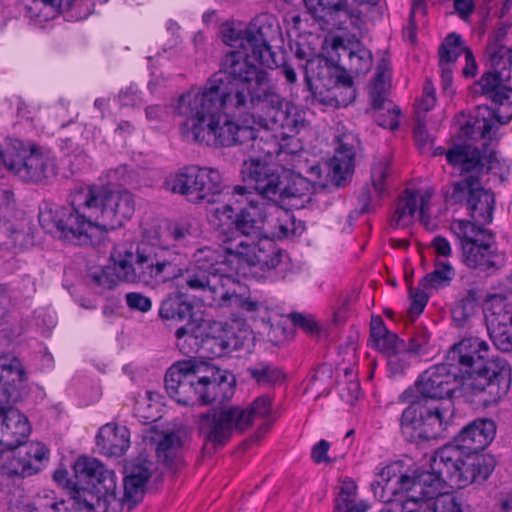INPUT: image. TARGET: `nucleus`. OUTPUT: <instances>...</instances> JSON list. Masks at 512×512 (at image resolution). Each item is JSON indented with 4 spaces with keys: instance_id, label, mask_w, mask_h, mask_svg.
<instances>
[{
    "instance_id": "obj_1",
    "label": "nucleus",
    "mask_w": 512,
    "mask_h": 512,
    "mask_svg": "<svg viewBox=\"0 0 512 512\" xmlns=\"http://www.w3.org/2000/svg\"><path fill=\"white\" fill-rule=\"evenodd\" d=\"M279 26L270 14H260L246 26L227 24L223 42L232 48L220 61V68L199 87L179 96L175 112L180 130L189 141L213 147H231L256 138V131L234 120L235 114H249L281 100L271 74L255 64L278 66L271 42Z\"/></svg>"
},
{
    "instance_id": "obj_2",
    "label": "nucleus",
    "mask_w": 512,
    "mask_h": 512,
    "mask_svg": "<svg viewBox=\"0 0 512 512\" xmlns=\"http://www.w3.org/2000/svg\"><path fill=\"white\" fill-rule=\"evenodd\" d=\"M213 257V252L204 250L196 255L195 262L185 265L180 253L156 239H146L135 250L115 248L110 256L113 264L91 272L88 277L95 286L109 290L119 281L156 287L181 279L195 296L211 302L219 290L218 278L209 272Z\"/></svg>"
},
{
    "instance_id": "obj_3",
    "label": "nucleus",
    "mask_w": 512,
    "mask_h": 512,
    "mask_svg": "<svg viewBox=\"0 0 512 512\" xmlns=\"http://www.w3.org/2000/svg\"><path fill=\"white\" fill-rule=\"evenodd\" d=\"M70 199L71 207L44 203L38 219L47 233L74 245L100 244L135 211L133 194L110 184L77 187Z\"/></svg>"
},
{
    "instance_id": "obj_4",
    "label": "nucleus",
    "mask_w": 512,
    "mask_h": 512,
    "mask_svg": "<svg viewBox=\"0 0 512 512\" xmlns=\"http://www.w3.org/2000/svg\"><path fill=\"white\" fill-rule=\"evenodd\" d=\"M78 483L73 492L87 512H130L141 501L151 477L150 464L137 460L125 466L124 493L116 495V475L95 458L80 457L74 463Z\"/></svg>"
},
{
    "instance_id": "obj_5",
    "label": "nucleus",
    "mask_w": 512,
    "mask_h": 512,
    "mask_svg": "<svg viewBox=\"0 0 512 512\" xmlns=\"http://www.w3.org/2000/svg\"><path fill=\"white\" fill-rule=\"evenodd\" d=\"M488 343L467 337L454 344L447 353L448 365L462 377L461 395L476 408L497 405L508 393L511 368L500 357L489 358Z\"/></svg>"
},
{
    "instance_id": "obj_6",
    "label": "nucleus",
    "mask_w": 512,
    "mask_h": 512,
    "mask_svg": "<svg viewBox=\"0 0 512 512\" xmlns=\"http://www.w3.org/2000/svg\"><path fill=\"white\" fill-rule=\"evenodd\" d=\"M462 377L448 361L424 371L416 381V395L401 416V432L409 442L435 439L445 430L452 415L449 409L433 402L449 398L456 391L461 395Z\"/></svg>"
},
{
    "instance_id": "obj_7",
    "label": "nucleus",
    "mask_w": 512,
    "mask_h": 512,
    "mask_svg": "<svg viewBox=\"0 0 512 512\" xmlns=\"http://www.w3.org/2000/svg\"><path fill=\"white\" fill-rule=\"evenodd\" d=\"M447 161L468 175L446 192L450 204L464 203L475 225L490 224L495 207L494 194L481 186L480 174L500 168V160L488 144L482 150L472 145H458L447 153Z\"/></svg>"
},
{
    "instance_id": "obj_8",
    "label": "nucleus",
    "mask_w": 512,
    "mask_h": 512,
    "mask_svg": "<svg viewBox=\"0 0 512 512\" xmlns=\"http://www.w3.org/2000/svg\"><path fill=\"white\" fill-rule=\"evenodd\" d=\"M234 385L232 373L194 359L176 362L165 375L167 393L183 405L223 404L233 396Z\"/></svg>"
},
{
    "instance_id": "obj_9",
    "label": "nucleus",
    "mask_w": 512,
    "mask_h": 512,
    "mask_svg": "<svg viewBox=\"0 0 512 512\" xmlns=\"http://www.w3.org/2000/svg\"><path fill=\"white\" fill-rule=\"evenodd\" d=\"M494 461L484 455H469L458 444L438 449L430 461V471L421 470L424 495L436 496L444 484L464 488L486 480L494 470Z\"/></svg>"
},
{
    "instance_id": "obj_10",
    "label": "nucleus",
    "mask_w": 512,
    "mask_h": 512,
    "mask_svg": "<svg viewBox=\"0 0 512 512\" xmlns=\"http://www.w3.org/2000/svg\"><path fill=\"white\" fill-rule=\"evenodd\" d=\"M25 380V369L18 357L0 356V445L9 449L23 445L31 431L26 416L12 407L21 397Z\"/></svg>"
},
{
    "instance_id": "obj_11",
    "label": "nucleus",
    "mask_w": 512,
    "mask_h": 512,
    "mask_svg": "<svg viewBox=\"0 0 512 512\" xmlns=\"http://www.w3.org/2000/svg\"><path fill=\"white\" fill-rule=\"evenodd\" d=\"M159 317L167 326L184 323L175 332L176 345L183 354L197 352L201 347L211 349L219 344V351L213 352L220 355L227 347L222 340L209 335V322L194 317L193 304L182 294L166 297L160 304Z\"/></svg>"
},
{
    "instance_id": "obj_12",
    "label": "nucleus",
    "mask_w": 512,
    "mask_h": 512,
    "mask_svg": "<svg viewBox=\"0 0 512 512\" xmlns=\"http://www.w3.org/2000/svg\"><path fill=\"white\" fill-rule=\"evenodd\" d=\"M272 400L261 395L247 407L231 406L212 409L200 416L199 433L215 448L229 441L234 432H244L255 418H265L271 413Z\"/></svg>"
},
{
    "instance_id": "obj_13",
    "label": "nucleus",
    "mask_w": 512,
    "mask_h": 512,
    "mask_svg": "<svg viewBox=\"0 0 512 512\" xmlns=\"http://www.w3.org/2000/svg\"><path fill=\"white\" fill-rule=\"evenodd\" d=\"M265 204L256 199L250 205L234 212L231 203L217 208L212 216V224L218 232L223 251L230 242L253 241L267 235V214Z\"/></svg>"
},
{
    "instance_id": "obj_14",
    "label": "nucleus",
    "mask_w": 512,
    "mask_h": 512,
    "mask_svg": "<svg viewBox=\"0 0 512 512\" xmlns=\"http://www.w3.org/2000/svg\"><path fill=\"white\" fill-rule=\"evenodd\" d=\"M451 230L460 240L464 264L472 269L487 272L497 267V246L494 233L469 220H456Z\"/></svg>"
},
{
    "instance_id": "obj_15",
    "label": "nucleus",
    "mask_w": 512,
    "mask_h": 512,
    "mask_svg": "<svg viewBox=\"0 0 512 512\" xmlns=\"http://www.w3.org/2000/svg\"><path fill=\"white\" fill-rule=\"evenodd\" d=\"M371 484L374 495L383 503H398L401 500L416 501L423 497L421 470L405 469L403 461L386 465Z\"/></svg>"
},
{
    "instance_id": "obj_16",
    "label": "nucleus",
    "mask_w": 512,
    "mask_h": 512,
    "mask_svg": "<svg viewBox=\"0 0 512 512\" xmlns=\"http://www.w3.org/2000/svg\"><path fill=\"white\" fill-rule=\"evenodd\" d=\"M3 157L12 163V166L4 165V168L25 182H39L55 174L54 161L48 153L35 146L26 148L17 139L6 142Z\"/></svg>"
},
{
    "instance_id": "obj_17",
    "label": "nucleus",
    "mask_w": 512,
    "mask_h": 512,
    "mask_svg": "<svg viewBox=\"0 0 512 512\" xmlns=\"http://www.w3.org/2000/svg\"><path fill=\"white\" fill-rule=\"evenodd\" d=\"M221 182L218 170L193 165L180 169L166 184L173 193L185 196L192 203H199L218 194Z\"/></svg>"
},
{
    "instance_id": "obj_18",
    "label": "nucleus",
    "mask_w": 512,
    "mask_h": 512,
    "mask_svg": "<svg viewBox=\"0 0 512 512\" xmlns=\"http://www.w3.org/2000/svg\"><path fill=\"white\" fill-rule=\"evenodd\" d=\"M204 250L213 252L214 261L211 262L212 269H209V272H211V276H216V278L219 280V290L213 301L205 302L200 297L195 296L193 291L185 287V283L183 281L181 287L185 289L194 299L198 300L206 306H222L227 301H230L246 312L252 313L258 311L262 307L261 302L251 298H242L235 293L234 287L236 285V279L226 271V265L222 260L221 253L218 250L212 247L199 248L193 254L192 260L190 262H195L196 255Z\"/></svg>"
},
{
    "instance_id": "obj_19",
    "label": "nucleus",
    "mask_w": 512,
    "mask_h": 512,
    "mask_svg": "<svg viewBox=\"0 0 512 512\" xmlns=\"http://www.w3.org/2000/svg\"><path fill=\"white\" fill-rule=\"evenodd\" d=\"M483 310L487 331L496 349L512 351V308L507 298L491 295L485 301Z\"/></svg>"
},
{
    "instance_id": "obj_20",
    "label": "nucleus",
    "mask_w": 512,
    "mask_h": 512,
    "mask_svg": "<svg viewBox=\"0 0 512 512\" xmlns=\"http://www.w3.org/2000/svg\"><path fill=\"white\" fill-rule=\"evenodd\" d=\"M228 244L226 254L261 270L276 268L282 259V250L267 235L253 241H237Z\"/></svg>"
},
{
    "instance_id": "obj_21",
    "label": "nucleus",
    "mask_w": 512,
    "mask_h": 512,
    "mask_svg": "<svg viewBox=\"0 0 512 512\" xmlns=\"http://www.w3.org/2000/svg\"><path fill=\"white\" fill-rule=\"evenodd\" d=\"M303 2L321 27L331 24L343 29L348 22L353 27H359L362 24L363 12L351 7L347 0H303Z\"/></svg>"
},
{
    "instance_id": "obj_22",
    "label": "nucleus",
    "mask_w": 512,
    "mask_h": 512,
    "mask_svg": "<svg viewBox=\"0 0 512 512\" xmlns=\"http://www.w3.org/2000/svg\"><path fill=\"white\" fill-rule=\"evenodd\" d=\"M241 173L244 181L253 184L259 199L276 203L283 175L278 169L259 159H250L244 162Z\"/></svg>"
},
{
    "instance_id": "obj_23",
    "label": "nucleus",
    "mask_w": 512,
    "mask_h": 512,
    "mask_svg": "<svg viewBox=\"0 0 512 512\" xmlns=\"http://www.w3.org/2000/svg\"><path fill=\"white\" fill-rule=\"evenodd\" d=\"M431 194L428 191L421 192L416 190H405L397 200L395 212L390 220L393 228H404L413 221L415 214L419 213L421 223L425 226L429 224V202Z\"/></svg>"
},
{
    "instance_id": "obj_24",
    "label": "nucleus",
    "mask_w": 512,
    "mask_h": 512,
    "mask_svg": "<svg viewBox=\"0 0 512 512\" xmlns=\"http://www.w3.org/2000/svg\"><path fill=\"white\" fill-rule=\"evenodd\" d=\"M357 145L358 139L353 133L337 136V147L329 170L331 181L337 187L345 186L352 177Z\"/></svg>"
},
{
    "instance_id": "obj_25",
    "label": "nucleus",
    "mask_w": 512,
    "mask_h": 512,
    "mask_svg": "<svg viewBox=\"0 0 512 512\" xmlns=\"http://www.w3.org/2000/svg\"><path fill=\"white\" fill-rule=\"evenodd\" d=\"M496 424L491 419L479 418L467 424L454 438L458 444L469 455H480L495 438Z\"/></svg>"
},
{
    "instance_id": "obj_26",
    "label": "nucleus",
    "mask_w": 512,
    "mask_h": 512,
    "mask_svg": "<svg viewBox=\"0 0 512 512\" xmlns=\"http://www.w3.org/2000/svg\"><path fill=\"white\" fill-rule=\"evenodd\" d=\"M99 451L109 457H121L130 447V432L125 426L105 424L96 436Z\"/></svg>"
},
{
    "instance_id": "obj_27",
    "label": "nucleus",
    "mask_w": 512,
    "mask_h": 512,
    "mask_svg": "<svg viewBox=\"0 0 512 512\" xmlns=\"http://www.w3.org/2000/svg\"><path fill=\"white\" fill-rule=\"evenodd\" d=\"M268 208L271 210L270 215L272 218L267 221L269 228L267 229V236H272L278 239L300 236L304 230L305 225L302 221L296 220L293 213L289 210L283 209L275 203H267Z\"/></svg>"
},
{
    "instance_id": "obj_28",
    "label": "nucleus",
    "mask_w": 512,
    "mask_h": 512,
    "mask_svg": "<svg viewBox=\"0 0 512 512\" xmlns=\"http://www.w3.org/2000/svg\"><path fill=\"white\" fill-rule=\"evenodd\" d=\"M389 174L388 163L381 162L372 168L371 183L366 184L359 196L361 213H368L376 207L386 192L385 179Z\"/></svg>"
},
{
    "instance_id": "obj_29",
    "label": "nucleus",
    "mask_w": 512,
    "mask_h": 512,
    "mask_svg": "<svg viewBox=\"0 0 512 512\" xmlns=\"http://www.w3.org/2000/svg\"><path fill=\"white\" fill-rule=\"evenodd\" d=\"M157 460L176 473L184 466L183 441L176 432L164 433L156 446Z\"/></svg>"
},
{
    "instance_id": "obj_30",
    "label": "nucleus",
    "mask_w": 512,
    "mask_h": 512,
    "mask_svg": "<svg viewBox=\"0 0 512 512\" xmlns=\"http://www.w3.org/2000/svg\"><path fill=\"white\" fill-rule=\"evenodd\" d=\"M370 337L375 347L386 356L401 349H406V341L400 339L395 333L388 331L381 318L372 320Z\"/></svg>"
},
{
    "instance_id": "obj_31",
    "label": "nucleus",
    "mask_w": 512,
    "mask_h": 512,
    "mask_svg": "<svg viewBox=\"0 0 512 512\" xmlns=\"http://www.w3.org/2000/svg\"><path fill=\"white\" fill-rule=\"evenodd\" d=\"M281 103L279 107H273L268 105L260 106L259 109L269 108L274 112L272 121L274 125H279L283 132L295 135L300 132L306 126L305 120L302 116L296 112V108L293 106L286 105V109H283L284 98L279 94Z\"/></svg>"
},
{
    "instance_id": "obj_32",
    "label": "nucleus",
    "mask_w": 512,
    "mask_h": 512,
    "mask_svg": "<svg viewBox=\"0 0 512 512\" xmlns=\"http://www.w3.org/2000/svg\"><path fill=\"white\" fill-rule=\"evenodd\" d=\"M15 449L6 448L0 453V469L7 476H31L40 471L39 465H34L30 460H26L24 456L16 453Z\"/></svg>"
},
{
    "instance_id": "obj_33",
    "label": "nucleus",
    "mask_w": 512,
    "mask_h": 512,
    "mask_svg": "<svg viewBox=\"0 0 512 512\" xmlns=\"http://www.w3.org/2000/svg\"><path fill=\"white\" fill-rule=\"evenodd\" d=\"M314 185L311 180L301 175H292L288 172H283L282 184H280V191L277 200L283 199H303L304 201L310 200V195L314 191Z\"/></svg>"
},
{
    "instance_id": "obj_34",
    "label": "nucleus",
    "mask_w": 512,
    "mask_h": 512,
    "mask_svg": "<svg viewBox=\"0 0 512 512\" xmlns=\"http://www.w3.org/2000/svg\"><path fill=\"white\" fill-rule=\"evenodd\" d=\"M245 373L258 386L265 388L280 384L285 379L282 369L268 362L255 363L246 368Z\"/></svg>"
},
{
    "instance_id": "obj_35",
    "label": "nucleus",
    "mask_w": 512,
    "mask_h": 512,
    "mask_svg": "<svg viewBox=\"0 0 512 512\" xmlns=\"http://www.w3.org/2000/svg\"><path fill=\"white\" fill-rule=\"evenodd\" d=\"M455 277V270L448 260H435V269L420 282L424 289H440L448 286Z\"/></svg>"
},
{
    "instance_id": "obj_36",
    "label": "nucleus",
    "mask_w": 512,
    "mask_h": 512,
    "mask_svg": "<svg viewBox=\"0 0 512 512\" xmlns=\"http://www.w3.org/2000/svg\"><path fill=\"white\" fill-rule=\"evenodd\" d=\"M390 79L389 63L383 58L377 65L374 77L373 87L371 89V97L373 107L375 109H383L386 99L385 90Z\"/></svg>"
},
{
    "instance_id": "obj_37",
    "label": "nucleus",
    "mask_w": 512,
    "mask_h": 512,
    "mask_svg": "<svg viewBox=\"0 0 512 512\" xmlns=\"http://www.w3.org/2000/svg\"><path fill=\"white\" fill-rule=\"evenodd\" d=\"M477 293L475 290H468L465 295L455 304L452 309V318L456 326L462 327L477 308Z\"/></svg>"
},
{
    "instance_id": "obj_38",
    "label": "nucleus",
    "mask_w": 512,
    "mask_h": 512,
    "mask_svg": "<svg viewBox=\"0 0 512 512\" xmlns=\"http://www.w3.org/2000/svg\"><path fill=\"white\" fill-rule=\"evenodd\" d=\"M347 67L350 72L357 75L367 73L372 67L371 52L362 46L349 50Z\"/></svg>"
},
{
    "instance_id": "obj_39",
    "label": "nucleus",
    "mask_w": 512,
    "mask_h": 512,
    "mask_svg": "<svg viewBox=\"0 0 512 512\" xmlns=\"http://www.w3.org/2000/svg\"><path fill=\"white\" fill-rule=\"evenodd\" d=\"M466 47L462 45V38L455 33L449 34L439 48L440 63L452 64L465 53Z\"/></svg>"
},
{
    "instance_id": "obj_40",
    "label": "nucleus",
    "mask_w": 512,
    "mask_h": 512,
    "mask_svg": "<svg viewBox=\"0 0 512 512\" xmlns=\"http://www.w3.org/2000/svg\"><path fill=\"white\" fill-rule=\"evenodd\" d=\"M151 396L150 392H146V395L135 403V415L144 423L154 422L158 418L157 405L152 403Z\"/></svg>"
},
{
    "instance_id": "obj_41",
    "label": "nucleus",
    "mask_w": 512,
    "mask_h": 512,
    "mask_svg": "<svg viewBox=\"0 0 512 512\" xmlns=\"http://www.w3.org/2000/svg\"><path fill=\"white\" fill-rule=\"evenodd\" d=\"M411 352L401 349L387 356V367L392 375H402L410 366Z\"/></svg>"
},
{
    "instance_id": "obj_42",
    "label": "nucleus",
    "mask_w": 512,
    "mask_h": 512,
    "mask_svg": "<svg viewBox=\"0 0 512 512\" xmlns=\"http://www.w3.org/2000/svg\"><path fill=\"white\" fill-rule=\"evenodd\" d=\"M198 228L191 222L176 223L170 228V235L174 241L187 244L190 239L195 238L198 234Z\"/></svg>"
},
{
    "instance_id": "obj_43",
    "label": "nucleus",
    "mask_w": 512,
    "mask_h": 512,
    "mask_svg": "<svg viewBox=\"0 0 512 512\" xmlns=\"http://www.w3.org/2000/svg\"><path fill=\"white\" fill-rule=\"evenodd\" d=\"M332 369L329 365H321L311 376V389L329 392Z\"/></svg>"
},
{
    "instance_id": "obj_44",
    "label": "nucleus",
    "mask_w": 512,
    "mask_h": 512,
    "mask_svg": "<svg viewBox=\"0 0 512 512\" xmlns=\"http://www.w3.org/2000/svg\"><path fill=\"white\" fill-rule=\"evenodd\" d=\"M222 193L231 196L229 201L234 203H243L244 201H247L248 205H250V200L254 199L253 193L250 192L246 186L241 185L223 186L221 184V191H219L218 194Z\"/></svg>"
},
{
    "instance_id": "obj_45",
    "label": "nucleus",
    "mask_w": 512,
    "mask_h": 512,
    "mask_svg": "<svg viewBox=\"0 0 512 512\" xmlns=\"http://www.w3.org/2000/svg\"><path fill=\"white\" fill-rule=\"evenodd\" d=\"M323 68H328V60L323 57L322 55H314L312 58H308L307 63L304 66L305 71V82L307 84V87L309 90L312 89L311 85V77L309 73L320 77L321 72L320 70Z\"/></svg>"
},
{
    "instance_id": "obj_46",
    "label": "nucleus",
    "mask_w": 512,
    "mask_h": 512,
    "mask_svg": "<svg viewBox=\"0 0 512 512\" xmlns=\"http://www.w3.org/2000/svg\"><path fill=\"white\" fill-rule=\"evenodd\" d=\"M126 304L131 310L148 312L152 307V301L149 297L139 292H130L125 296Z\"/></svg>"
},
{
    "instance_id": "obj_47",
    "label": "nucleus",
    "mask_w": 512,
    "mask_h": 512,
    "mask_svg": "<svg viewBox=\"0 0 512 512\" xmlns=\"http://www.w3.org/2000/svg\"><path fill=\"white\" fill-rule=\"evenodd\" d=\"M48 455L49 450L44 444L34 442L27 446L24 457L26 460H30L34 463V465H39L41 467L42 462L48 460Z\"/></svg>"
},
{
    "instance_id": "obj_48",
    "label": "nucleus",
    "mask_w": 512,
    "mask_h": 512,
    "mask_svg": "<svg viewBox=\"0 0 512 512\" xmlns=\"http://www.w3.org/2000/svg\"><path fill=\"white\" fill-rule=\"evenodd\" d=\"M73 471H74V476H76L74 469H73ZM53 479L59 485L70 488V490H71L70 494H71V499L73 500V503L78 507V509L80 511L87 512V509L83 505H80L79 503H77L73 497L74 489L76 488V485L78 483L77 477H75V482H72L70 479H68V472L65 469H59L54 472Z\"/></svg>"
},
{
    "instance_id": "obj_49",
    "label": "nucleus",
    "mask_w": 512,
    "mask_h": 512,
    "mask_svg": "<svg viewBox=\"0 0 512 512\" xmlns=\"http://www.w3.org/2000/svg\"><path fill=\"white\" fill-rule=\"evenodd\" d=\"M409 293L411 298L409 313L411 315L421 314L428 302L427 294L419 288H410Z\"/></svg>"
},
{
    "instance_id": "obj_50",
    "label": "nucleus",
    "mask_w": 512,
    "mask_h": 512,
    "mask_svg": "<svg viewBox=\"0 0 512 512\" xmlns=\"http://www.w3.org/2000/svg\"><path fill=\"white\" fill-rule=\"evenodd\" d=\"M430 339L429 333L425 329L417 330L406 342V349L412 354H417Z\"/></svg>"
},
{
    "instance_id": "obj_51",
    "label": "nucleus",
    "mask_w": 512,
    "mask_h": 512,
    "mask_svg": "<svg viewBox=\"0 0 512 512\" xmlns=\"http://www.w3.org/2000/svg\"><path fill=\"white\" fill-rule=\"evenodd\" d=\"M302 149V145L295 135L287 132L281 133L278 153L295 154Z\"/></svg>"
},
{
    "instance_id": "obj_52",
    "label": "nucleus",
    "mask_w": 512,
    "mask_h": 512,
    "mask_svg": "<svg viewBox=\"0 0 512 512\" xmlns=\"http://www.w3.org/2000/svg\"><path fill=\"white\" fill-rule=\"evenodd\" d=\"M431 247L437 256L436 259H440V257H442L445 258L444 260H447V258L452 255L451 245L449 241L443 236L434 237L431 242Z\"/></svg>"
},
{
    "instance_id": "obj_53",
    "label": "nucleus",
    "mask_w": 512,
    "mask_h": 512,
    "mask_svg": "<svg viewBox=\"0 0 512 512\" xmlns=\"http://www.w3.org/2000/svg\"><path fill=\"white\" fill-rule=\"evenodd\" d=\"M398 115L399 110L390 109L387 107V114H378L375 119L379 126L395 130L398 128Z\"/></svg>"
},
{
    "instance_id": "obj_54",
    "label": "nucleus",
    "mask_w": 512,
    "mask_h": 512,
    "mask_svg": "<svg viewBox=\"0 0 512 512\" xmlns=\"http://www.w3.org/2000/svg\"><path fill=\"white\" fill-rule=\"evenodd\" d=\"M119 101L123 106H139L142 103V99L139 95L138 90L130 86L119 93Z\"/></svg>"
},
{
    "instance_id": "obj_55",
    "label": "nucleus",
    "mask_w": 512,
    "mask_h": 512,
    "mask_svg": "<svg viewBox=\"0 0 512 512\" xmlns=\"http://www.w3.org/2000/svg\"><path fill=\"white\" fill-rule=\"evenodd\" d=\"M360 395V384L357 380L350 379L341 389V397L353 404Z\"/></svg>"
},
{
    "instance_id": "obj_56",
    "label": "nucleus",
    "mask_w": 512,
    "mask_h": 512,
    "mask_svg": "<svg viewBox=\"0 0 512 512\" xmlns=\"http://www.w3.org/2000/svg\"><path fill=\"white\" fill-rule=\"evenodd\" d=\"M289 318L295 326L305 331L313 332L317 328V324L310 316L294 312L289 315Z\"/></svg>"
},
{
    "instance_id": "obj_57",
    "label": "nucleus",
    "mask_w": 512,
    "mask_h": 512,
    "mask_svg": "<svg viewBox=\"0 0 512 512\" xmlns=\"http://www.w3.org/2000/svg\"><path fill=\"white\" fill-rule=\"evenodd\" d=\"M329 448L330 444L326 440H320L318 443H316L311 452L313 461L316 463L329 462L330 459L327 456Z\"/></svg>"
},
{
    "instance_id": "obj_58",
    "label": "nucleus",
    "mask_w": 512,
    "mask_h": 512,
    "mask_svg": "<svg viewBox=\"0 0 512 512\" xmlns=\"http://www.w3.org/2000/svg\"><path fill=\"white\" fill-rule=\"evenodd\" d=\"M414 138L420 150L426 149V147L431 143L430 136L426 131V127L424 123L418 121L417 125L414 127Z\"/></svg>"
},
{
    "instance_id": "obj_59",
    "label": "nucleus",
    "mask_w": 512,
    "mask_h": 512,
    "mask_svg": "<svg viewBox=\"0 0 512 512\" xmlns=\"http://www.w3.org/2000/svg\"><path fill=\"white\" fill-rule=\"evenodd\" d=\"M165 113V109L160 105H151L146 107L145 116L146 119L150 122H159L162 120L163 115Z\"/></svg>"
},
{
    "instance_id": "obj_60",
    "label": "nucleus",
    "mask_w": 512,
    "mask_h": 512,
    "mask_svg": "<svg viewBox=\"0 0 512 512\" xmlns=\"http://www.w3.org/2000/svg\"><path fill=\"white\" fill-rule=\"evenodd\" d=\"M355 503V497L338 494L334 512H346Z\"/></svg>"
},
{
    "instance_id": "obj_61",
    "label": "nucleus",
    "mask_w": 512,
    "mask_h": 512,
    "mask_svg": "<svg viewBox=\"0 0 512 512\" xmlns=\"http://www.w3.org/2000/svg\"><path fill=\"white\" fill-rule=\"evenodd\" d=\"M454 8L462 18L467 17L473 12V0H454Z\"/></svg>"
},
{
    "instance_id": "obj_62",
    "label": "nucleus",
    "mask_w": 512,
    "mask_h": 512,
    "mask_svg": "<svg viewBox=\"0 0 512 512\" xmlns=\"http://www.w3.org/2000/svg\"><path fill=\"white\" fill-rule=\"evenodd\" d=\"M464 54H465L466 66L463 69V74L465 76H474L476 74L477 65H476L474 56L472 54V51L469 48H467V49H465Z\"/></svg>"
},
{
    "instance_id": "obj_63",
    "label": "nucleus",
    "mask_w": 512,
    "mask_h": 512,
    "mask_svg": "<svg viewBox=\"0 0 512 512\" xmlns=\"http://www.w3.org/2000/svg\"><path fill=\"white\" fill-rule=\"evenodd\" d=\"M439 65L441 68V81H442L443 89L448 90L452 84L451 64H446V63L443 64V63L439 62Z\"/></svg>"
},
{
    "instance_id": "obj_64",
    "label": "nucleus",
    "mask_w": 512,
    "mask_h": 512,
    "mask_svg": "<svg viewBox=\"0 0 512 512\" xmlns=\"http://www.w3.org/2000/svg\"><path fill=\"white\" fill-rule=\"evenodd\" d=\"M280 72L285 78L286 82L289 84H295L297 81V73L295 69L288 63H284L281 68Z\"/></svg>"
}]
</instances>
